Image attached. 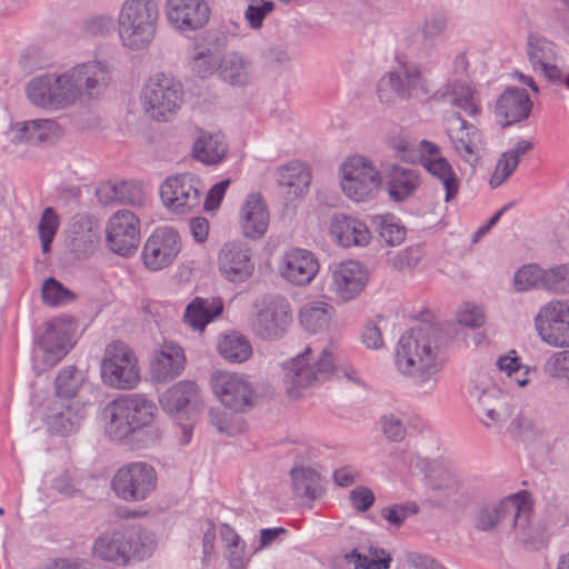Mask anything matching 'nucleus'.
<instances>
[{
    "label": "nucleus",
    "mask_w": 569,
    "mask_h": 569,
    "mask_svg": "<svg viewBox=\"0 0 569 569\" xmlns=\"http://www.w3.org/2000/svg\"><path fill=\"white\" fill-rule=\"evenodd\" d=\"M186 357L182 348L174 342H164L154 350L150 360V375L157 382H168L184 369Z\"/></svg>",
    "instance_id": "obj_26"
},
{
    "label": "nucleus",
    "mask_w": 569,
    "mask_h": 569,
    "mask_svg": "<svg viewBox=\"0 0 569 569\" xmlns=\"http://www.w3.org/2000/svg\"><path fill=\"white\" fill-rule=\"evenodd\" d=\"M389 196L395 201H403L412 196L420 186L418 170L401 166H391L387 172Z\"/></svg>",
    "instance_id": "obj_38"
},
{
    "label": "nucleus",
    "mask_w": 569,
    "mask_h": 569,
    "mask_svg": "<svg viewBox=\"0 0 569 569\" xmlns=\"http://www.w3.org/2000/svg\"><path fill=\"white\" fill-rule=\"evenodd\" d=\"M61 127L51 119H37L17 122L8 131L12 143H52L62 136Z\"/></svg>",
    "instance_id": "obj_25"
},
{
    "label": "nucleus",
    "mask_w": 569,
    "mask_h": 569,
    "mask_svg": "<svg viewBox=\"0 0 569 569\" xmlns=\"http://www.w3.org/2000/svg\"><path fill=\"white\" fill-rule=\"evenodd\" d=\"M218 61L212 50L203 46H194L191 53V68L199 77L206 78L212 74L217 70Z\"/></svg>",
    "instance_id": "obj_52"
},
{
    "label": "nucleus",
    "mask_w": 569,
    "mask_h": 569,
    "mask_svg": "<svg viewBox=\"0 0 569 569\" xmlns=\"http://www.w3.org/2000/svg\"><path fill=\"white\" fill-rule=\"evenodd\" d=\"M140 528H123L104 532L93 545V555L119 566L127 565L131 558L141 560L148 555Z\"/></svg>",
    "instance_id": "obj_7"
},
{
    "label": "nucleus",
    "mask_w": 569,
    "mask_h": 569,
    "mask_svg": "<svg viewBox=\"0 0 569 569\" xmlns=\"http://www.w3.org/2000/svg\"><path fill=\"white\" fill-rule=\"evenodd\" d=\"M223 311L220 298H194L186 308L183 320L192 329L202 331L206 326Z\"/></svg>",
    "instance_id": "obj_36"
},
{
    "label": "nucleus",
    "mask_w": 569,
    "mask_h": 569,
    "mask_svg": "<svg viewBox=\"0 0 569 569\" xmlns=\"http://www.w3.org/2000/svg\"><path fill=\"white\" fill-rule=\"evenodd\" d=\"M310 179L309 169L300 162H290L278 170V184L284 190L288 200L303 197Z\"/></svg>",
    "instance_id": "obj_37"
},
{
    "label": "nucleus",
    "mask_w": 569,
    "mask_h": 569,
    "mask_svg": "<svg viewBox=\"0 0 569 569\" xmlns=\"http://www.w3.org/2000/svg\"><path fill=\"white\" fill-rule=\"evenodd\" d=\"M199 396L198 386L190 380H183L167 391L160 398L162 409L171 415L182 412L189 405L197 401Z\"/></svg>",
    "instance_id": "obj_39"
},
{
    "label": "nucleus",
    "mask_w": 569,
    "mask_h": 569,
    "mask_svg": "<svg viewBox=\"0 0 569 569\" xmlns=\"http://www.w3.org/2000/svg\"><path fill=\"white\" fill-rule=\"evenodd\" d=\"M420 163L431 178L445 191V201L456 199L461 187V180L452 164L441 153L440 147L429 140L419 143Z\"/></svg>",
    "instance_id": "obj_15"
},
{
    "label": "nucleus",
    "mask_w": 569,
    "mask_h": 569,
    "mask_svg": "<svg viewBox=\"0 0 569 569\" xmlns=\"http://www.w3.org/2000/svg\"><path fill=\"white\" fill-rule=\"evenodd\" d=\"M333 370V356L327 348L318 353L310 346L283 365V383L291 399L326 381Z\"/></svg>",
    "instance_id": "obj_5"
},
{
    "label": "nucleus",
    "mask_w": 569,
    "mask_h": 569,
    "mask_svg": "<svg viewBox=\"0 0 569 569\" xmlns=\"http://www.w3.org/2000/svg\"><path fill=\"white\" fill-rule=\"evenodd\" d=\"M421 260V252L418 247H409L392 256L388 263L397 271L412 270Z\"/></svg>",
    "instance_id": "obj_55"
},
{
    "label": "nucleus",
    "mask_w": 569,
    "mask_h": 569,
    "mask_svg": "<svg viewBox=\"0 0 569 569\" xmlns=\"http://www.w3.org/2000/svg\"><path fill=\"white\" fill-rule=\"evenodd\" d=\"M520 498L521 495H515L479 506L472 518L473 527L479 531L493 530L507 516L519 510Z\"/></svg>",
    "instance_id": "obj_32"
},
{
    "label": "nucleus",
    "mask_w": 569,
    "mask_h": 569,
    "mask_svg": "<svg viewBox=\"0 0 569 569\" xmlns=\"http://www.w3.org/2000/svg\"><path fill=\"white\" fill-rule=\"evenodd\" d=\"M98 197L104 203L142 206L144 202L143 189L139 183L132 181L104 184L98 190Z\"/></svg>",
    "instance_id": "obj_40"
},
{
    "label": "nucleus",
    "mask_w": 569,
    "mask_h": 569,
    "mask_svg": "<svg viewBox=\"0 0 569 569\" xmlns=\"http://www.w3.org/2000/svg\"><path fill=\"white\" fill-rule=\"evenodd\" d=\"M60 219L57 212L51 207H47L41 214L37 230L41 241V250L43 253L50 252L51 242L54 239Z\"/></svg>",
    "instance_id": "obj_48"
},
{
    "label": "nucleus",
    "mask_w": 569,
    "mask_h": 569,
    "mask_svg": "<svg viewBox=\"0 0 569 569\" xmlns=\"http://www.w3.org/2000/svg\"><path fill=\"white\" fill-rule=\"evenodd\" d=\"M542 288L557 293L569 291V264L557 266L543 270Z\"/></svg>",
    "instance_id": "obj_53"
},
{
    "label": "nucleus",
    "mask_w": 569,
    "mask_h": 569,
    "mask_svg": "<svg viewBox=\"0 0 569 569\" xmlns=\"http://www.w3.org/2000/svg\"><path fill=\"white\" fill-rule=\"evenodd\" d=\"M227 151L226 137L220 131L198 130V137L192 148L196 160L204 164H217L224 159Z\"/></svg>",
    "instance_id": "obj_35"
},
{
    "label": "nucleus",
    "mask_w": 569,
    "mask_h": 569,
    "mask_svg": "<svg viewBox=\"0 0 569 569\" xmlns=\"http://www.w3.org/2000/svg\"><path fill=\"white\" fill-rule=\"evenodd\" d=\"M510 431L522 440H530L537 435L538 426L530 417L520 413L512 420Z\"/></svg>",
    "instance_id": "obj_61"
},
{
    "label": "nucleus",
    "mask_w": 569,
    "mask_h": 569,
    "mask_svg": "<svg viewBox=\"0 0 569 569\" xmlns=\"http://www.w3.org/2000/svg\"><path fill=\"white\" fill-rule=\"evenodd\" d=\"M84 405L80 401L54 399L48 406L44 422L49 430L61 436L72 432L84 418Z\"/></svg>",
    "instance_id": "obj_27"
},
{
    "label": "nucleus",
    "mask_w": 569,
    "mask_h": 569,
    "mask_svg": "<svg viewBox=\"0 0 569 569\" xmlns=\"http://www.w3.org/2000/svg\"><path fill=\"white\" fill-rule=\"evenodd\" d=\"M111 81L107 61L77 64L61 74L47 73L33 78L26 88L30 102L41 108H66L82 97H98Z\"/></svg>",
    "instance_id": "obj_1"
},
{
    "label": "nucleus",
    "mask_w": 569,
    "mask_h": 569,
    "mask_svg": "<svg viewBox=\"0 0 569 569\" xmlns=\"http://www.w3.org/2000/svg\"><path fill=\"white\" fill-rule=\"evenodd\" d=\"M291 321L290 306L284 298L269 299L252 321V330L262 339L281 337Z\"/></svg>",
    "instance_id": "obj_21"
},
{
    "label": "nucleus",
    "mask_w": 569,
    "mask_h": 569,
    "mask_svg": "<svg viewBox=\"0 0 569 569\" xmlns=\"http://www.w3.org/2000/svg\"><path fill=\"white\" fill-rule=\"evenodd\" d=\"M99 230L97 224L86 216L73 219L69 231L70 250L78 257L92 254L99 244Z\"/></svg>",
    "instance_id": "obj_34"
},
{
    "label": "nucleus",
    "mask_w": 569,
    "mask_h": 569,
    "mask_svg": "<svg viewBox=\"0 0 569 569\" xmlns=\"http://www.w3.org/2000/svg\"><path fill=\"white\" fill-rule=\"evenodd\" d=\"M531 109L532 102L527 90L520 88H507L496 102V113L503 127L526 120Z\"/></svg>",
    "instance_id": "obj_29"
},
{
    "label": "nucleus",
    "mask_w": 569,
    "mask_h": 569,
    "mask_svg": "<svg viewBox=\"0 0 569 569\" xmlns=\"http://www.w3.org/2000/svg\"><path fill=\"white\" fill-rule=\"evenodd\" d=\"M102 382L121 390H129L140 380L138 360L131 348L122 341L107 346L101 362Z\"/></svg>",
    "instance_id": "obj_8"
},
{
    "label": "nucleus",
    "mask_w": 569,
    "mask_h": 569,
    "mask_svg": "<svg viewBox=\"0 0 569 569\" xmlns=\"http://www.w3.org/2000/svg\"><path fill=\"white\" fill-rule=\"evenodd\" d=\"M121 43L130 50L146 49L154 39L159 21L156 0H123L118 13Z\"/></svg>",
    "instance_id": "obj_4"
},
{
    "label": "nucleus",
    "mask_w": 569,
    "mask_h": 569,
    "mask_svg": "<svg viewBox=\"0 0 569 569\" xmlns=\"http://www.w3.org/2000/svg\"><path fill=\"white\" fill-rule=\"evenodd\" d=\"M545 371L552 378L569 380V350L553 353L547 360Z\"/></svg>",
    "instance_id": "obj_57"
},
{
    "label": "nucleus",
    "mask_w": 569,
    "mask_h": 569,
    "mask_svg": "<svg viewBox=\"0 0 569 569\" xmlns=\"http://www.w3.org/2000/svg\"><path fill=\"white\" fill-rule=\"evenodd\" d=\"M443 365L438 333L431 326L420 325L400 337L396 348V367L416 385L436 381Z\"/></svg>",
    "instance_id": "obj_2"
},
{
    "label": "nucleus",
    "mask_w": 569,
    "mask_h": 569,
    "mask_svg": "<svg viewBox=\"0 0 569 569\" xmlns=\"http://www.w3.org/2000/svg\"><path fill=\"white\" fill-rule=\"evenodd\" d=\"M319 261L309 250L293 248L281 260V276L296 286L309 284L319 272Z\"/></svg>",
    "instance_id": "obj_24"
},
{
    "label": "nucleus",
    "mask_w": 569,
    "mask_h": 569,
    "mask_svg": "<svg viewBox=\"0 0 569 569\" xmlns=\"http://www.w3.org/2000/svg\"><path fill=\"white\" fill-rule=\"evenodd\" d=\"M446 128L453 148L461 159L468 163L477 161L482 144L480 131L457 112L446 117Z\"/></svg>",
    "instance_id": "obj_23"
},
{
    "label": "nucleus",
    "mask_w": 569,
    "mask_h": 569,
    "mask_svg": "<svg viewBox=\"0 0 569 569\" xmlns=\"http://www.w3.org/2000/svg\"><path fill=\"white\" fill-rule=\"evenodd\" d=\"M83 381L84 376L77 367L67 366L62 368L54 381L56 398L70 402L79 401L76 397Z\"/></svg>",
    "instance_id": "obj_43"
},
{
    "label": "nucleus",
    "mask_w": 569,
    "mask_h": 569,
    "mask_svg": "<svg viewBox=\"0 0 569 569\" xmlns=\"http://www.w3.org/2000/svg\"><path fill=\"white\" fill-rule=\"evenodd\" d=\"M447 94L450 102L466 111L469 116L479 113V98L478 92L468 83L462 81H455L448 86Z\"/></svg>",
    "instance_id": "obj_45"
},
{
    "label": "nucleus",
    "mask_w": 569,
    "mask_h": 569,
    "mask_svg": "<svg viewBox=\"0 0 569 569\" xmlns=\"http://www.w3.org/2000/svg\"><path fill=\"white\" fill-rule=\"evenodd\" d=\"M269 210L263 197L253 192L250 193L240 211V224L247 238H261L268 230Z\"/></svg>",
    "instance_id": "obj_30"
},
{
    "label": "nucleus",
    "mask_w": 569,
    "mask_h": 569,
    "mask_svg": "<svg viewBox=\"0 0 569 569\" xmlns=\"http://www.w3.org/2000/svg\"><path fill=\"white\" fill-rule=\"evenodd\" d=\"M348 563H352L356 569H389L391 557L386 556L383 559H370L368 556L361 555L357 550L345 556Z\"/></svg>",
    "instance_id": "obj_60"
},
{
    "label": "nucleus",
    "mask_w": 569,
    "mask_h": 569,
    "mask_svg": "<svg viewBox=\"0 0 569 569\" xmlns=\"http://www.w3.org/2000/svg\"><path fill=\"white\" fill-rule=\"evenodd\" d=\"M181 249L178 232L170 227L156 229L147 239L142 250V261L151 271L169 267Z\"/></svg>",
    "instance_id": "obj_16"
},
{
    "label": "nucleus",
    "mask_w": 569,
    "mask_h": 569,
    "mask_svg": "<svg viewBox=\"0 0 569 569\" xmlns=\"http://www.w3.org/2000/svg\"><path fill=\"white\" fill-rule=\"evenodd\" d=\"M164 13L171 27L181 32L203 28L210 18V8L204 0H167Z\"/></svg>",
    "instance_id": "obj_19"
},
{
    "label": "nucleus",
    "mask_w": 569,
    "mask_h": 569,
    "mask_svg": "<svg viewBox=\"0 0 569 569\" xmlns=\"http://www.w3.org/2000/svg\"><path fill=\"white\" fill-rule=\"evenodd\" d=\"M381 430L392 441H400L405 438L406 429L401 419L393 415L383 416L380 420Z\"/></svg>",
    "instance_id": "obj_64"
},
{
    "label": "nucleus",
    "mask_w": 569,
    "mask_h": 569,
    "mask_svg": "<svg viewBox=\"0 0 569 569\" xmlns=\"http://www.w3.org/2000/svg\"><path fill=\"white\" fill-rule=\"evenodd\" d=\"M543 269L536 264H528L520 268L513 279L518 291H526L532 288H542Z\"/></svg>",
    "instance_id": "obj_54"
},
{
    "label": "nucleus",
    "mask_w": 569,
    "mask_h": 569,
    "mask_svg": "<svg viewBox=\"0 0 569 569\" xmlns=\"http://www.w3.org/2000/svg\"><path fill=\"white\" fill-rule=\"evenodd\" d=\"M512 412L510 406H497L495 409H486V413L478 419L489 429L500 430L510 419Z\"/></svg>",
    "instance_id": "obj_59"
},
{
    "label": "nucleus",
    "mask_w": 569,
    "mask_h": 569,
    "mask_svg": "<svg viewBox=\"0 0 569 569\" xmlns=\"http://www.w3.org/2000/svg\"><path fill=\"white\" fill-rule=\"evenodd\" d=\"M372 223L379 233L381 241L395 247L401 244L406 239V228L392 214L377 216Z\"/></svg>",
    "instance_id": "obj_46"
},
{
    "label": "nucleus",
    "mask_w": 569,
    "mask_h": 569,
    "mask_svg": "<svg viewBox=\"0 0 569 569\" xmlns=\"http://www.w3.org/2000/svg\"><path fill=\"white\" fill-rule=\"evenodd\" d=\"M157 480V472L151 465L136 461L118 469L111 487L124 501H142L156 490Z\"/></svg>",
    "instance_id": "obj_10"
},
{
    "label": "nucleus",
    "mask_w": 569,
    "mask_h": 569,
    "mask_svg": "<svg viewBox=\"0 0 569 569\" xmlns=\"http://www.w3.org/2000/svg\"><path fill=\"white\" fill-rule=\"evenodd\" d=\"M218 350L230 362H243L252 355L249 340L236 332L224 335L218 343Z\"/></svg>",
    "instance_id": "obj_44"
},
{
    "label": "nucleus",
    "mask_w": 569,
    "mask_h": 569,
    "mask_svg": "<svg viewBox=\"0 0 569 569\" xmlns=\"http://www.w3.org/2000/svg\"><path fill=\"white\" fill-rule=\"evenodd\" d=\"M519 510L512 516V532L519 542L530 549H537L545 541V530L531 521L532 506L526 496H521Z\"/></svg>",
    "instance_id": "obj_31"
},
{
    "label": "nucleus",
    "mask_w": 569,
    "mask_h": 569,
    "mask_svg": "<svg viewBox=\"0 0 569 569\" xmlns=\"http://www.w3.org/2000/svg\"><path fill=\"white\" fill-rule=\"evenodd\" d=\"M535 327L543 342L551 347H569V303L552 300L539 310Z\"/></svg>",
    "instance_id": "obj_12"
},
{
    "label": "nucleus",
    "mask_w": 569,
    "mask_h": 569,
    "mask_svg": "<svg viewBox=\"0 0 569 569\" xmlns=\"http://www.w3.org/2000/svg\"><path fill=\"white\" fill-rule=\"evenodd\" d=\"M223 81L231 86H244L250 79V63L244 61L239 54L227 53L218 66Z\"/></svg>",
    "instance_id": "obj_42"
},
{
    "label": "nucleus",
    "mask_w": 569,
    "mask_h": 569,
    "mask_svg": "<svg viewBox=\"0 0 569 569\" xmlns=\"http://www.w3.org/2000/svg\"><path fill=\"white\" fill-rule=\"evenodd\" d=\"M457 318L459 323L471 328H479L486 321L482 309L470 303H465L459 309Z\"/></svg>",
    "instance_id": "obj_62"
},
{
    "label": "nucleus",
    "mask_w": 569,
    "mask_h": 569,
    "mask_svg": "<svg viewBox=\"0 0 569 569\" xmlns=\"http://www.w3.org/2000/svg\"><path fill=\"white\" fill-rule=\"evenodd\" d=\"M518 164L519 160L516 159L515 156H511V153L507 151L503 152L491 176L490 186L492 188L501 186L512 174Z\"/></svg>",
    "instance_id": "obj_56"
},
{
    "label": "nucleus",
    "mask_w": 569,
    "mask_h": 569,
    "mask_svg": "<svg viewBox=\"0 0 569 569\" xmlns=\"http://www.w3.org/2000/svg\"><path fill=\"white\" fill-rule=\"evenodd\" d=\"M273 8L274 4L271 1H262L260 4H250L244 13L246 20L252 29H259L266 16L269 14Z\"/></svg>",
    "instance_id": "obj_63"
},
{
    "label": "nucleus",
    "mask_w": 569,
    "mask_h": 569,
    "mask_svg": "<svg viewBox=\"0 0 569 569\" xmlns=\"http://www.w3.org/2000/svg\"><path fill=\"white\" fill-rule=\"evenodd\" d=\"M210 422L220 433L233 437L244 431L246 422L242 417L220 409H211Z\"/></svg>",
    "instance_id": "obj_47"
},
{
    "label": "nucleus",
    "mask_w": 569,
    "mask_h": 569,
    "mask_svg": "<svg viewBox=\"0 0 569 569\" xmlns=\"http://www.w3.org/2000/svg\"><path fill=\"white\" fill-rule=\"evenodd\" d=\"M293 489L300 497L315 498L319 483V473L310 468H295L291 471Z\"/></svg>",
    "instance_id": "obj_49"
},
{
    "label": "nucleus",
    "mask_w": 569,
    "mask_h": 569,
    "mask_svg": "<svg viewBox=\"0 0 569 569\" xmlns=\"http://www.w3.org/2000/svg\"><path fill=\"white\" fill-rule=\"evenodd\" d=\"M218 269L221 276L230 282L247 281L254 271L250 249L239 242L226 243L218 256Z\"/></svg>",
    "instance_id": "obj_22"
},
{
    "label": "nucleus",
    "mask_w": 569,
    "mask_h": 569,
    "mask_svg": "<svg viewBox=\"0 0 569 569\" xmlns=\"http://www.w3.org/2000/svg\"><path fill=\"white\" fill-rule=\"evenodd\" d=\"M340 172L343 193L357 202L371 198L381 183L379 170L363 156L347 158L340 167Z\"/></svg>",
    "instance_id": "obj_9"
},
{
    "label": "nucleus",
    "mask_w": 569,
    "mask_h": 569,
    "mask_svg": "<svg viewBox=\"0 0 569 569\" xmlns=\"http://www.w3.org/2000/svg\"><path fill=\"white\" fill-rule=\"evenodd\" d=\"M418 510L415 502H409L383 508L381 515L389 523L400 527L409 516L416 515Z\"/></svg>",
    "instance_id": "obj_58"
},
{
    "label": "nucleus",
    "mask_w": 569,
    "mask_h": 569,
    "mask_svg": "<svg viewBox=\"0 0 569 569\" xmlns=\"http://www.w3.org/2000/svg\"><path fill=\"white\" fill-rule=\"evenodd\" d=\"M329 229L337 243L345 248L367 246L371 239L366 223L342 213L333 216Z\"/></svg>",
    "instance_id": "obj_33"
},
{
    "label": "nucleus",
    "mask_w": 569,
    "mask_h": 569,
    "mask_svg": "<svg viewBox=\"0 0 569 569\" xmlns=\"http://www.w3.org/2000/svg\"><path fill=\"white\" fill-rule=\"evenodd\" d=\"M106 233L108 244L113 252L129 256L138 248L140 241L139 218L129 210H118L110 217Z\"/></svg>",
    "instance_id": "obj_18"
},
{
    "label": "nucleus",
    "mask_w": 569,
    "mask_h": 569,
    "mask_svg": "<svg viewBox=\"0 0 569 569\" xmlns=\"http://www.w3.org/2000/svg\"><path fill=\"white\" fill-rule=\"evenodd\" d=\"M76 331L73 318L58 317L46 322L43 332L38 336L37 345L42 351L43 362L54 367L72 348L71 339Z\"/></svg>",
    "instance_id": "obj_13"
},
{
    "label": "nucleus",
    "mask_w": 569,
    "mask_h": 569,
    "mask_svg": "<svg viewBox=\"0 0 569 569\" xmlns=\"http://www.w3.org/2000/svg\"><path fill=\"white\" fill-rule=\"evenodd\" d=\"M527 54L535 71L541 72L550 81L561 80V72L556 66L558 50L552 41L538 34H530Z\"/></svg>",
    "instance_id": "obj_28"
},
{
    "label": "nucleus",
    "mask_w": 569,
    "mask_h": 569,
    "mask_svg": "<svg viewBox=\"0 0 569 569\" xmlns=\"http://www.w3.org/2000/svg\"><path fill=\"white\" fill-rule=\"evenodd\" d=\"M389 91L405 99L419 98L430 92L427 81L413 64H402L399 71H390L380 79L377 92L381 102L392 101Z\"/></svg>",
    "instance_id": "obj_14"
},
{
    "label": "nucleus",
    "mask_w": 569,
    "mask_h": 569,
    "mask_svg": "<svg viewBox=\"0 0 569 569\" xmlns=\"http://www.w3.org/2000/svg\"><path fill=\"white\" fill-rule=\"evenodd\" d=\"M203 189L201 180L187 172L168 177L160 186V196L170 211L186 214L199 207Z\"/></svg>",
    "instance_id": "obj_11"
},
{
    "label": "nucleus",
    "mask_w": 569,
    "mask_h": 569,
    "mask_svg": "<svg viewBox=\"0 0 569 569\" xmlns=\"http://www.w3.org/2000/svg\"><path fill=\"white\" fill-rule=\"evenodd\" d=\"M157 412L156 403L142 395L120 396L103 410L106 432L111 439L121 441L146 431V442H156L161 437L159 428L153 426Z\"/></svg>",
    "instance_id": "obj_3"
},
{
    "label": "nucleus",
    "mask_w": 569,
    "mask_h": 569,
    "mask_svg": "<svg viewBox=\"0 0 569 569\" xmlns=\"http://www.w3.org/2000/svg\"><path fill=\"white\" fill-rule=\"evenodd\" d=\"M182 101L180 81L164 72L152 74L141 92L144 111L157 121H168L180 109Z\"/></svg>",
    "instance_id": "obj_6"
},
{
    "label": "nucleus",
    "mask_w": 569,
    "mask_h": 569,
    "mask_svg": "<svg viewBox=\"0 0 569 569\" xmlns=\"http://www.w3.org/2000/svg\"><path fill=\"white\" fill-rule=\"evenodd\" d=\"M41 296L43 302L51 307L63 306L76 299V295L54 278L43 282Z\"/></svg>",
    "instance_id": "obj_50"
},
{
    "label": "nucleus",
    "mask_w": 569,
    "mask_h": 569,
    "mask_svg": "<svg viewBox=\"0 0 569 569\" xmlns=\"http://www.w3.org/2000/svg\"><path fill=\"white\" fill-rule=\"evenodd\" d=\"M367 281L366 268L357 261L348 260L332 267L329 288L337 299L350 301L362 292Z\"/></svg>",
    "instance_id": "obj_20"
},
{
    "label": "nucleus",
    "mask_w": 569,
    "mask_h": 569,
    "mask_svg": "<svg viewBox=\"0 0 569 569\" xmlns=\"http://www.w3.org/2000/svg\"><path fill=\"white\" fill-rule=\"evenodd\" d=\"M211 387L220 402L237 412H243L252 407L253 389L242 375L216 372L211 377Z\"/></svg>",
    "instance_id": "obj_17"
},
{
    "label": "nucleus",
    "mask_w": 569,
    "mask_h": 569,
    "mask_svg": "<svg viewBox=\"0 0 569 569\" xmlns=\"http://www.w3.org/2000/svg\"><path fill=\"white\" fill-rule=\"evenodd\" d=\"M332 315V306L322 301H313L301 308L299 318L306 330L317 333L328 329Z\"/></svg>",
    "instance_id": "obj_41"
},
{
    "label": "nucleus",
    "mask_w": 569,
    "mask_h": 569,
    "mask_svg": "<svg viewBox=\"0 0 569 569\" xmlns=\"http://www.w3.org/2000/svg\"><path fill=\"white\" fill-rule=\"evenodd\" d=\"M472 397V410L477 417H482L486 413V409H495L497 406H505L508 402L501 392L497 389H485L480 390L475 388L471 392Z\"/></svg>",
    "instance_id": "obj_51"
}]
</instances>
